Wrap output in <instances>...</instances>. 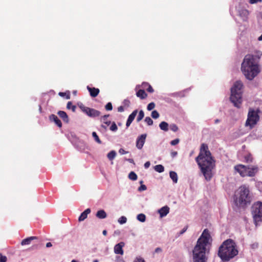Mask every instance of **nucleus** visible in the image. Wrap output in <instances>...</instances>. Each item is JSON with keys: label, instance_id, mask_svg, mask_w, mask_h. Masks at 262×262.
I'll return each mask as SVG.
<instances>
[{"label": "nucleus", "instance_id": "nucleus-37", "mask_svg": "<svg viewBox=\"0 0 262 262\" xmlns=\"http://www.w3.org/2000/svg\"><path fill=\"white\" fill-rule=\"evenodd\" d=\"M145 122L148 125H151L153 124V121L149 117H147L145 119Z\"/></svg>", "mask_w": 262, "mask_h": 262}, {"label": "nucleus", "instance_id": "nucleus-10", "mask_svg": "<svg viewBox=\"0 0 262 262\" xmlns=\"http://www.w3.org/2000/svg\"><path fill=\"white\" fill-rule=\"evenodd\" d=\"M81 111L91 117H96L100 115V112L94 108H91L84 106H80Z\"/></svg>", "mask_w": 262, "mask_h": 262}, {"label": "nucleus", "instance_id": "nucleus-49", "mask_svg": "<svg viewBox=\"0 0 262 262\" xmlns=\"http://www.w3.org/2000/svg\"><path fill=\"white\" fill-rule=\"evenodd\" d=\"M170 155H171V157L174 158L177 156L178 152L177 151H173L171 152Z\"/></svg>", "mask_w": 262, "mask_h": 262}, {"label": "nucleus", "instance_id": "nucleus-41", "mask_svg": "<svg viewBox=\"0 0 262 262\" xmlns=\"http://www.w3.org/2000/svg\"><path fill=\"white\" fill-rule=\"evenodd\" d=\"M105 108L107 111H111L113 109L112 103L111 102L107 103L106 104Z\"/></svg>", "mask_w": 262, "mask_h": 262}, {"label": "nucleus", "instance_id": "nucleus-24", "mask_svg": "<svg viewBox=\"0 0 262 262\" xmlns=\"http://www.w3.org/2000/svg\"><path fill=\"white\" fill-rule=\"evenodd\" d=\"M244 161L248 163H252L253 160L252 155L249 153L246 154L244 157Z\"/></svg>", "mask_w": 262, "mask_h": 262}, {"label": "nucleus", "instance_id": "nucleus-30", "mask_svg": "<svg viewBox=\"0 0 262 262\" xmlns=\"http://www.w3.org/2000/svg\"><path fill=\"white\" fill-rule=\"evenodd\" d=\"M128 178L131 180L135 181L137 179V175L134 171H131L128 174Z\"/></svg>", "mask_w": 262, "mask_h": 262}, {"label": "nucleus", "instance_id": "nucleus-42", "mask_svg": "<svg viewBox=\"0 0 262 262\" xmlns=\"http://www.w3.org/2000/svg\"><path fill=\"white\" fill-rule=\"evenodd\" d=\"M179 139H176L173 140H172L171 142H170V144L171 145H176L177 144H178L179 143Z\"/></svg>", "mask_w": 262, "mask_h": 262}, {"label": "nucleus", "instance_id": "nucleus-32", "mask_svg": "<svg viewBox=\"0 0 262 262\" xmlns=\"http://www.w3.org/2000/svg\"><path fill=\"white\" fill-rule=\"evenodd\" d=\"M118 222L120 224H123L126 223L127 219L124 216H121L118 220Z\"/></svg>", "mask_w": 262, "mask_h": 262}, {"label": "nucleus", "instance_id": "nucleus-29", "mask_svg": "<svg viewBox=\"0 0 262 262\" xmlns=\"http://www.w3.org/2000/svg\"><path fill=\"white\" fill-rule=\"evenodd\" d=\"M142 86L144 88H145L146 86H148V88H147L146 90L149 92V93H152L154 92V90L152 89V88L151 86V85H149L148 83H142Z\"/></svg>", "mask_w": 262, "mask_h": 262}, {"label": "nucleus", "instance_id": "nucleus-15", "mask_svg": "<svg viewBox=\"0 0 262 262\" xmlns=\"http://www.w3.org/2000/svg\"><path fill=\"white\" fill-rule=\"evenodd\" d=\"M91 209L88 208L85 210L82 213H81L80 215L78 218L79 222L83 221L85 219L87 218L88 215L91 213Z\"/></svg>", "mask_w": 262, "mask_h": 262}, {"label": "nucleus", "instance_id": "nucleus-21", "mask_svg": "<svg viewBox=\"0 0 262 262\" xmlns=\"http://www.w3.org/2000/svg\"><path fill=\"white\" fill-rule=\"evenodd\" d=\"M136 95L141 99H143L147 97V94L143 90H140L136 93Z\"/></svg>", "mask_w": 262, "mask_h": 262}, {"label": "nucleus", "instance_id": "nucleus-46", "mask_svg": "<svg viewBox=\"0 0 262 262\" xmlns=\"http://www.w3.org/2000/svg\"><path fill=\"white\" fill-rule=\"evenodd\" d=\"M262 0H250L249 3L251 4L256 3L258 2H261Z\"/></svg>", "mask_w": 262, "mask_h": 262}, {"label": "nucleus", "instance_id": "nucleus-7", "mask_svg": "<svg viewBox=\"0 0 262 262\" xmlns=\"http://www.w3.org/2000/svg\"><path fill=\"white\" fill-rule=\"evenodd\" d=\"M235 172L238 173L242 177H254L259 170V168L256 165H245L243 164H237L234 167Z\"/></svg>", "mask_w": 262, "mask_h": 262}, {"label": "nucleus", "instance_id": "nucleus-8", "mask_svg": "<svg viewBox=\"0 0 262 262\" xmlns=\"http://www.w3.org/2000/svg\"><path fill=\"white\" fill-rule=\"evenodd\" d=\"M251 214L254 223L257 226L262 222V202H256L252 205Z\"/></svg>", "mask_w": 262, "mask_h": 262}, {"label": "nucleus", "instance_id": "nucleus-18", "mask_svg": "<svg viewBox=\"0 0 262 262\" xmlns=\"http://www.w3.org/2000/svg\"><path fill=\"white\" fill-rule=\"evenodd\" d=\"M57 114L62 119L63 122L66 123L69 122V118L67 113L65 112L60 111L57 113Z\"/></svg>", "mask_w": 262, "mask_h": 262}, {"label": "nucleus", "instance_id": "nucleus-38", "mask_svg": "<svg viewBox=\"0 0 262 262\" xmlns=\"http://www.w3.org/2000/svg\"><path fill=\"white\" fill-rule=\"evenodd\" d=\"M155 107V103L154 102H150L149 103L147 106V109L148 111H151L152 110H153Z\"/></svg>", "mask_w": 262, "mask_h": 262}, {"label": "nucleus", "instance_id": "nucleus-55", "mask_svg": "<svg viewBox=\"0 0 262 262\" xmlns=\"http://www.w3.org/2000/svg\"><path fill=\"white\" fill-rule=\"evenodd\" d=\"M126 160L127 161H128L130 163H134V160L133 159H127Z\"/></svg>", "mask_w": 262, "mask_h": 262}, {"label": "nucleus", "instance_id": "nucleus-9", "mask_svg": "<svg viewBox=\"0 0 262 262\" xmlns=\"http://www.w3.org/2000/svg\"><path fill=\"white\" fill-rule=\"evenodd\" d=\"M258 110L255 111L253 108H250L249 110L247 119L245 123V126L249 127L250 129H252L258 122L259 116Z\"/></svg>", "mask_w": 262, "mask_h": 262}, {"label": "nucleus", "instance_id": "nucleus-19", "mask_svg": "<svg viewBox=\"0 0 262 262\" xmlns=\"http://www.w3.org/2000/svg\"><path fill=\"white\" fill-rule=\"evenodd\" d=\"M36 238L37 237L36 236H31L26 238L21 241V245L22 246L29 245L32 240L36 239Z\"/></svg>", "mask_w": 262, "mask_h": 262}, {"label": "nucleus", "instance_id": "nucleus-28", "mask_svg": "<svg viewBox=\"0 0 262 262\" xmlns=\"http://www.w3.org/2000/svg\"><path fill=\"white\" fill-rule=\"evenodd\" d=\"M137 219L140 222H144L146 220V216L144 214L140 213L137 215Z\"/></svg>", "mask_w": 262, "mask_h": 262}, {"label": "nucleus", "instance_id": "nucleus-54", "mask_svg": "<svg viewBox=\"0 0 262 262\" xmlns=\"http://www.w3.org/2000/svg\"><path fill=\"white\" fill-rule=\"evenodd\" d=\"M52 246V244L51 243L49 242L46 244V247L49 248Z\"/></svg>", "mask_w": 262, "mask_h": 262}, {"label": "nucleus", "instance_id": "nucleus-23", "mask_svg": "<svg viewBox=\"0 0 262 262\" xmlns=\"http://www.w3.org/2000/svg\"><path fill=\"white\" fill-rule=\"evenodd\" d=\"M169 176L174 183H177L178 182V175L176 172L173 171H170Z\"/></svg>", "mask_w": 262, "mask_h": 262}, {"label": "nucleus", "instance_id": "nucleus-47", "mask_svg": "<svg viewBox=\"0 0 262 262\" xmlns=\"http://www.w3.org/2000/svg\"><path fill=\"white\" fill-rule=\"evenodd\" d=\"M123 104L124 105H125L126 106H128L129 105L130 102L128 100H124L123 101Z\"/></svg>", "mask_w": 262, "mask_h": 262}, {"label": "nucleus", "instance_id": "nucleus-20", "mask_svg": "<svg viewBox=\"0 0 262 262\" xmlns=\"http://www.w3.org/2000/svg\"><path fill=\"white\" fill-rule=\"evenodd\" d=\"M96 216L100 219H103L106 217L107 215L104 210H100L97 212Z\"/></svg>", "mask_w": 262, "mask_h": 262}, {"label": "nucleus", "instance_id": "nucleus-34", "mask_svg": "<svg viewBox=\"0 0 262 262\" xmlns=\"http://www.w3.org/2000/svg\"><path fill=\"white\" fill-rule=\"evenodd\" d=\"M92 136H93V138H94L95 140L96 141V142H97V143H98L99 144H100L101 143L100 140L99 139V138L96 132H93Z\"/></svg>", "mask_w": 262, "mask_h": 262}, {"label": "nucleus", "instance_id": "nucleus-22", "mask_svg": "<svg viewBox=\"0 0 262 262\" xmlns=\"http://www.w3.org/2000/svg\"><path fill=\"white\" fill-rule=\"evenodd\" d=\"M168 124L165 121L161 122L159 124V127L160 129L165 132H167L168 130Z\"/></svg>", "mask_w": 262, "mask_h": 262}, {"label": "nucleus", "instance_id": "nucleus-57", "mask_svg": "<svg viewBox=\"0 0 262 262\" xmlns=\"http://www.w3.org/2000/svg\"><path fill=\"white\" fill-rule=\"evenodd\" d=\"M102 234H103L104 235H105H105H106V234H107V231H106V230H104L103 231V232H102Z\"/></svg>", "mask_w": 262, "mask_h": 262}, {"label": "nucleus", "instance_id": "nucleus-27", "mask_svg": "<svg viewBox=\"0 0 262 262\" xmlns=\"http://www.w3.org/2000/svg\"><path fill=\"white\" fill-rule=\"evenodd\" d=\"M154 169L158 172H162L164 170V167L162 165H157L155 166Z\"/></svg>", "mask_w": 262, "mask_h": 262}, {"label": "nucleus", "instance_id": "nucleus-58", "mask_svg": "<svg viewBox=\"0 0 262 262\" xmlns=\"http://www.w3.org/2000/svg\"><path fill=\"white\" fill-rule=\"evenodd\" d=\"M258 40L259 41H261L262 40V34L258 37Z\"/></svg>", "mask_w": 262, "mask_h": 262}, {"label": "nucleus", "instance_id": "nucleus-25", "mask_svg": "<svg viewBox=\"0 0 262 262\" xmlns=\"http://www.w3.org/2000/svg\"><path fill=\"white\" fill-rule=\"evenodd\" d=\"M116 156V152L115 150L111 151L107 155V158L111 161L114 160Z\"/></svg>", "mask_w": 262, "mask_h": 262}, {"label": "nucleus", "instance_id": "nucleus-35", "mask_svg": "<svg viewBox=\"0 0 262 262\" xmlns=\"http://www.w3.org/2000/svg\"><path fill=\"white\" fill-rule=\"evenodd\" d=\"M151 117L154 118V119H157L159 117V113L155 110V111H153L151 113Z\"/></svg>", "mask_w": 262, "mask_h": 262}, {"label": "nucleus", "instance_id": "nucleus-26", "mask_svg": "<svg viewBox=\"0 0 262 262\" xmlns=\"http://www.w3.org/2000/svg\"><path fill=\"white\" fill-rule=\"evenodd\" d=\"M108 116H109V115H104L101 119V121L103 123L105 124L106 125H108L111 123V121L107 120V117Z\"/></svg>", "mask_w": 262, "mask_h": 262}, {"label": "nucleus", "instance_id": "nucleus-4", "mask_svg": "<svg viewBox=\"0 0 262 262\" xmlns=\"http://www.w3.org/2000/svg\"><path fill=\"white\" fill-rule=\"evenodd\" d=\"M238 253L237 247L235 242L231 239L225 241L220 246L218 256L224 262L229 261Z\"/></svg>", "mask_w": 262, "mask_h": 262}, {"label": "nucleus", "instance_id": "nucleus-45", "mask_svg": "<svg viewBox=\"0 0 262 262\" xmlns=\"http://www.w3.org/2000/svg\"><path fill=\"white\" fill-rule=\"evenodd\" d=\"M119 152L120 154L121 155H124V154H126L127 153H128V151H125L124 149H123V148H120L119 150Z\"/></svg>", "mask_w": 262, "mask_h": 262}, {"label": "nucleus", "instance_id": "nucleus-43", "mask_svg": "<svg viewBox=\"0 0 262 262\" xmlns=\"http://www.w3.org/2000/svg\"><path fill=\"white\" fill-rule=\"evenodd\" d=\"M146 189H147L146 186L145 185L142 184L138 188V191H144V190H146Z\"/></svg>", "mask_w": 262, "mask_h": 262}, {"label": "nucleus", "instance_id": "nucleus-59", "mask_svg": "<svg viewBox=\"0 0 262 262\" xmlns=\"http://www.w3.org/2000/svg\"><path fill=\"white\" fill-rule=\"evenodd\" d=\"M66 98L67 99H69L70 98V95L69 94H68L67 96H66Z\"/></svg>", "mask_w": 262, "mask_h": 262}, {"label": "nucleus", "instance_id": "nucleus-17", "mask_svg": "<svg viewBox=\"0 0 262 262\" xmlns=\"http://www.w3.org/2000/svg\"><path fill=\"white\" fill-rule=\"evenodd\" d=\"M87 89L89 91V92L90 93V95L92 97H96L99 93V90L97 88H91L89 87V86H87Z\"/></svg>", "mask_w": 262, "mask_h": 262}, {"label": "nucleus", "instance_id": "nucleus-14", "mask_svg": "<svg viewBox=\"0 0 262 262\" xmlns=\"http://www.w3.org/2000/svg\"><path fill=\"white\" fill-rule=\"evenodd\" d=\"M169 212V208L167 206H165L158 210L161 217H163L167 215Z\"/></svg>", "mask_w": 262, "mask_h": 262}, {"label": "nucleus", "instance_id": "nucleus-16", "mask_svg": "<svg viewBox=\"0 0 262 262\" xmlns=\"http://www.w3.org/2000/svg\"><path fill=\"white\" fill-rule=\"evenodd\" d=\"M50 119L51 121H54V123L59 127H61L62 123L58 118L55 115H51L50 116Z\"/></svg>", "mask_w": 262, "mask_h": 262}, {"label": "nucleus", "instance_id": "nucleus-12", "mask_svg": "<svg viewBox=\"0 0 262 262\" xmlns=\"http://www.w3.org/2000/svg\"><path fill=\"white\" fill-rule=\"evenodd\" d=\"M124 246H125V243L123 242H120L119 243L116 244L114 246V253L116 254L123 255L124 253L123 247Z\"/></svg>", "mask_w": 262, "mask_h": 262}, {"label": "nucleus", "instance_id": "nucleus-5", "mask_svg": "<svg viewBox=\"0 0 262 262\" xmlns=\"http://www.w3.org/2000/svg\"><path fill=\"white\" fill-rule=\"evenodd\" d=\"M234 199L235 204L240 207H244L249 204L251 197L248 187L245 185L241 186L235 191Z\"/></svg>", "mask_w": 262, "mask_h": 262}, {"label": "nucleus", "instance_id": "nucleus-40", "mask_svg": "<svg viewBox=\"0 0 262 262\" xmlns=\"http://www.w3.org/2000/svg\"><path fill=\"white\" fill-rule=\"evenodd\" d=\"M133 262H145V261L144 259L141 256H137L134 259Z\"/></svg>", "mask_w": 262, "mask_h": 262}, {"label": "nucleus", "instance_id": "nucleus-51", "mask_svg": "<svg viewBox=\"0 0 262 262\" xmlns=\"http://www.w3.org/2000/svg\"><path fill=\"white\" fill-rule=\"evenodd\" d=\"M118 111L119 112H122L124 111V107L122 106H120L118 107Z\"/></svg>", "mask_w": 262, "mask_h": 262}, {"label": "nucleus", "instance_id": "nucleus-31", "mask_svg": "<svg viewBox=\"0 0 262 262\" xmlns=\"http://www.w3.org/2000/svg\"><path fill=\"white\" fill-rule=\"evenodd\" d=\"M144 113L142 110L139 111V115L137 118V121L138 122H140L144 117Z\"/></svg>", "mask_w": 262, "mask_h": 262}, {"label": "nucleus", "instance_id": "nucleus-2", "mask_svg": "<svg viewBox=\"0 0 262 262\" xmlns=\"http://www.w3.org/2000/svg\"><path fill=\"white\" fill-rule=\"evenodd\" d=\"M210 235L207 229H205L198 239L193 250V262H207V246L209 244Z\"/></svg>", "mask_w": 262, "mask_h": 262}, {"label": "nucleus", "instance_id": "nucleus-50", "mask_svg": "<svg viewBox=\"0 0 262 262\" xmlns=\"http://www.w3.org/2000/svg\"><path fill=\"white\" fill-rule=\"evenodd\" d=\"M150 162L147 161V162H145V164H144V167H145V168H148L150 166Z\"/></svg>", "mask_w": 262, "mask_h": 262}, {"label": "nucleus", "instance_id": "nucleus-13", "mask_svg": "<svg viewBox=\"0 0 262 262\" xmlns=\"http://www.w3.org/2000/svg\"><path fill=\"white\" fill-rule=\"evenodd\" d=\"M138 113V111L137 110L134 111L128 117V119L126 121V127H128L133 121L134 120L136 116L137 115Z\"/></svg>", "mask_w": 262, "mask_h": 262}, {"label": "nucleus", "instance_id": "nucleus-33", "mask_svg": "<svg viewBox=\"0 0 262 262\" xmlns=\"http://www.w3.org/2000/svg\"><path fill=\"white\" fill-rule=\"evenodd\" d=\"M67 107L68 109H72L73 112L75 111L76 106L75 105H72V103L71 102H68Z\"/></svg>", "mask_w": 262, "mask_h": 262}, {"label": "nucleus", "instance_id": "nucleus-39", "mask_svg": "<svg viewBox=\"0 0 262 262\" xmlns=\"http://www.w3.org/2000/svg\"><path fill=\"white\" fill-rule=\"evenodd\" d=\"M110 129L111 130H112L113 132H116L117 130L118 127H117V125L116 124V123L115 122H113L112 123V124L111 125Z\"/></svg>", "mask_w": 262, "mask_h": 262}, {"label": "nucleus", "instance_id": "nucleus-36", "mask_svg": "<svg viewBox=\"0 0 262 262\" xmlns=\"http://www.w3.org/2000/svg\"><path fill=\"white\" fill-rule=\"evenodd\" d=\"M169 128L174 132H176L178 130V127L175 124H170Z\"/></svg>", "mask_w": 262, "mask_h": 262}, {"label": "nucleus", "instance_id": "nucleus-48", "mask_svg": "<svg viewBox=\"0 0 262 262\" xmlns=\"http://www.w3.org/2000/svg\"><path fill=\"white\" fill-rule=\"evenodd\" d=\"M242 14L245 15L246 17L247 16V15H248L249 14V12L247 10H244L242 11ZM241 15H242V13L241 14Z\"/></svg>", "mask_w": 262, "mask_h": 262}, {"label": "nucleus", "instance_id": "nucleus-56", "mask_svg": "<svg viewBox=\"0 0 262 262\" xmlns=\"http://www.w3.org/2000/svg\"><path fill=\"white\" fill-rule=\"evenodd\" d=\"M66 95V94L65 93H63V92H60L59 93V95L60 96H65Z\"/></svg>", "mask_w": 262, "mask_h": 262}, {"label": "nucleus", "instance_id": "nucleus-3", "mask_svg": "<svg viewBox=\"0 0 262 262\" xmlns=\"http://www.w3.org/2000/svg\"><path fill=\"white\" fill-rule=\"evenodd\" d=\"M241 69L245 77L249 80H253L260 72L258 59L251 54L245 56Z\"/></svg>", "mask_w": 262, "mask_h": 262}, {"label": "nucleus", "instance_id": "nucleus-53", "mask_svg": "<svg viewBox=\"0 0 262 262\" xmlns=\"http://www.w3.org/2000/svg\"><path fill=\"white\" fill-rule=\"evenodd\" d=\"M155 252L156 253H159V252H161L162 251V249L160 248H156L155 249Z\"/></svg>", "mask_w": 262, "mask_h": 262}, {"label": "nucleus", "instance_id": "nucleus-6", "mask_svg": "<svg viewBox=\"0 0 262 262\" xmlns=\"http://www.w3.org/2000/svg\"><path fill=\"white\" fill-rule=\"evenodd\" d=\"M243 84L240 80H237L231 88L230 100L234 105L239 108L242 102V89Z\"/></svg>", "mask_w": 262, "mask_h": 262}, {"label": "nucleus", "instance_id": "nucleus-62", "mask_svg": "<svg viewBox=\"0 0 262 262\" xmlns=\"http://www.w3.org/2000/svg\"><path fill=\"white\" fill-rule=\"evenodd\" d=\"M219 122V120L218 119H216V120H215V123H217V122Z\"/></svg>", "mask_w": 262, "mask_h": 262}, {"label": "nucleus", "instance_id": "nucleus-63", "mask_svg": "<svg viewBox=\"0 0 262 262\" xmlns=\"http://www.w3.org/2000/svg\"><path fill=\"white\" fill-rule=\"evenodd\" d=\"M102 127L104 128H106V126H104V125H102Z\"/></svg>", "mask_w": 262, "mask_h": 262}, {"label": "nucleus", "instance_id": "nucleus-1", "mask_svg": "<svg viewBox=\"0 0 262 262\" xmlns=\"http://www.w3.org/2000/svg\"><path fill=\"white\" fill-rule=\"evenodd\" d=\"M205 179L209 181L213 176L212 170L215 167V161L208 150L207 145L202 144L199 156L195 158Z\"/></svg>", "mask_w": 262, "mask_h": 262}, {"label": "nucleus", "instance_id": "nucleus-44", "mask_svg": "<svg viewBox=\"0 0 262 262\" xmlns=\"http://www.w3.org/2000/svg\"><path fill=\"white\" fill-rule=\"evenodd\" d=\"M7 257L5 256H3L1 254H0V262H6L7 261Z\"/></svg>", "mask_w": 262, "mask_h": 262}, {"label": "nucleus", "instance_id": "nucleus-11", "mask_svg": "<svg viewBox=\"0 0 262 262\" xmlns=\"http://www.w3.org/2000/svg\"><path fill=\"white\" fill-rule=\"evenodd\" d=\"M146 138V134H142L139 136L136 141V147L137 148L141 149L142 148Z\"/></svg>", "mask_w": 262, "mask_h": 262}, {"label": "nucleus", "instance_id": "nucleus-60", "mask_svg": "<svg viewBox=\"0 0 262 262\" xmlns=\"http://www.w3.org/2000/svg\"><path fill=\"white\" fill-rule=\"evenodd\" d=\"M71 262H78V261H77L76 260H75V259H73L71 261Z\"/></svg>", "mask_w": 262, "mask_h": 262}, {"label": "nucleus", "instance_id": "nucleus-61", "mask_svg": "<svg viewBox=\"0 0 262 262\" xmlns=\"http://www.w3.org/2000/svg\"><path fill=\"white\" fill-rule=\"evenodd\" d=\"M93 262H99L98 259H95L93 260Z\"/></svg>", "mask_w": 262, "mask_h": 262}, {"label": "nucleus", "instance_id": "nucleus-52", "mask_svg": "<svg viewBox=\"0 0 262 262\" xmlns=\"http://www.w3.org/2000/svg\"><path fill=\"white\" fill-rule=\"evenodd\" d=\"M187 229V227H184L182 230L180 232V234H183Z\"/></svg>", "mask_w": 262, "mask_h": 262}]
</instances>
